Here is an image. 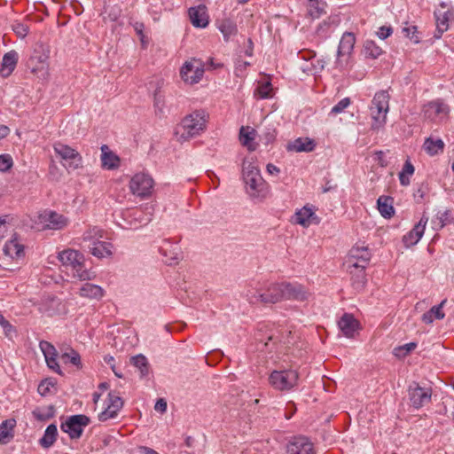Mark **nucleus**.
I'll return each mask as SVG.
<instances>
[{
	"label": "nucleus",
	"instance_id": "obj_1",
	"mask_svg": "<svg viewBox=\"0 0 454 454\" xmlns=\"http://www.w3.org/2000/svg\"><path fill=\"white\" fill-rule=\"evenodd\" d=\"M59 260L70 271L71 276L80 281L92 280L96 273L84 266V255L77 250L66 249L59 253Z\"/></svg>",
	"mask_w": 454,
	"mask_h": 454
},
{
	"label": "nucleus",
	"instance_id": "obj_2",
	"mask_svg": "<svg viewBox=\"0 0 454 454\" xmlns=\"http://www.w3.org/2000/svg\"><path fill=\"white\" fill-rule=\"evenodd\" d=\"M207 114L203 110H197L186 115L176 128V134L179 140L185 141L199 136L206 129Z\"/></svg>",
	"mask_w": 454,
	"mask_h": 454
},
{
	"label": "nucleus",
	"instance_id": "obj_3",
	"mask_svg": "<svg viewBox=\"0 0 454 454\" xmlns=\"http://www.w3.org/2000/svg\"><path fill=\"white\" fill-rule=\"evenodd\" d=\"M284 282L271 283L264 291L248 287L246 291V298L251 304L262 302L264 304H275L283 301Z\"/></svg>",
	"mask_w": 454,
	"mask_h": 454
},
{
	"label": "nucleus",
	"instance_id": "obj_4",
	"mask_svg": "<svg viewBox=\"0 0 454 454\" xmlns=\"http://www.w3.org/2000/svg\"><path fill=\"white\" fill-rule=\"evenodd\" d=\"M389 99L390 96L387 90H380L374 95L370 106L372 129L378 130L385 125L389 110Z\"/></svg>",
	"mask_w": 454,
	"mask_h": 454
},
{
	"label": "nucleus",
	"instance_id": "obj_5",
	"mask_svg": "<svg viewBox=\"0 0 454 454\" xmlns=\"http://www.w3.org/2000/svg\"><path fill=\"white\" fill-rule=\"evenodd\" d=\"M243 179L246 184L247 191L251 196H259L263 194L266 184L262 177L257 167L251 161L243 162Z\"/></svg>",
	"mask_w": 454,
	"mask_h": 454
},
{
	"label": "nucleus",
	"instance_id": "obj_6",
	"mask_svg": "<svg viewBox=\"0 0 454 454\" xmlns=\"http://www.w3.org/2000/svg\"><path fill=\"white\" fill-rule=\"evenodd\" d=\"M299 373L297 370H275L269 376L270 385L276 390L289 391L297 386Z\"/></svg>",
	"mask_w": 454,
	"mask_h": 454
},
{
	"label": "nucleus",
	"instance_id": "obj_7",
	"mask_svg": "<svg viewBox=\"0 0 454 454\" xmlns=\"http://www.w3.org/2000/svg\"><path fill=\"white\" fill-rule=\"evenodd\" d=\"M356 43L355 35L351 32H345L340 41L337 50V59L335 68L339 71H344L349 65V60Z\"/></svg>",
	"mask_w": 454,
	"mask_h": 454
},
{
	"label": "nucleus",
	"instance_id": "obj_8",
	"mask_svg": "<svg viewBox=\"0 0 454 454\" xmlns=\"http://www.w3.org/2000/svg\"><path fill=\"white\" fill-rule=\"evenodd\" d=\"M205 73V64L201 59H191L184 63L180 69V76L186 84L199 83Z\"/></svg>",
	"mask_w": 454,
	"mask_h": 454
},
{
	"label": "nucleus",
	"instance_id": "obj_9",
	"mask_svg": "<svg viewBox=\"0 0 454 454\" xmlns=\"http://www.w3.org/2000/svg\"><path fill=\"white\" fill-rule=\"evenodd\" d=\"M154 181L152 176L145 172L135 174L129 181V189L133 195L137 197H148L152 195Z\"/></svg>",
	"mask_w": 454,
	"mask_h": 454
},
{
	"label": "nucleus",
	"instance_id": "obj_10",
	"mask_svg": "<svg viewBox=\"0 0 454 454\" xmlns=\"http://www.w3.org/2000/svg\"><path fill=\"white\" fill-rule=\"evenodd\" d=\"M90 424V419L86 415H73L60 425V429L67 433L71 439H79L83 428Z\"/></svg>",
	"mask_w": 454,
	"mask_h": 454
},
{
	"label": "nucleus",
	"instance_id": "obj_11",
	"mask_svg": "<svg viewBox=\"0 0 454 454\" xmlns=\"http://www.w3.org/2000/svg\"><path fill=\"white\" fill-rule=\"evenodd\" d=\"M53 148L56 154H58L63 160L68 162V165L67 166V169L74 170L82 167V157L74 148L62 143H56Z\"/></svg>",
	"mask_w": 454,
	"mask_h": 454
},
{
	"label": "nucleus",
	"instance_id": "obj_12",
	"mask_svg": "<svg viewBox=\"0 0 454 454\" xmlns=\"http://www.w3.org/2000/svg\"><path fill=\"white\" fill-rule=\"evenodd\" d=\"M283 300L305 301L311 294L307 287L298 282H284Z\"/></svg>",
	"mask_w": 454,
	"mask_h": 454
},
{
	"label": "nucleus",
	"instance_id": "obj_13",
	"mask_svg": "<svg viewBox=\"0 0 454 454\" xmlns=\"http://www.w3.org/2000/svg\"><path fill=\"white\" fill-rule=\"evenodd\" d=\"M50 57L49 47L43 43H38L34 48L33 54L30 57L29 63L33 73H36L44 69L47 67V61Z\"/></svg>",
	"mask_w": 454,
	"mask_h": 454
},
{
	"label": "nucleus",
	"instance_id": "obj_14",
	"mask_svg": "<svg viewBox=\"0 0 454 454\" xmlns=\"http://www.w3.org/2000/svg\"><path fill=\"white\" fill-rule=\"evenodd\" d=\"M122 407V399L115 392H109L107 396V407L98 414V420L100 422H106L108 419H115Z\"/></svg>",
	"mask_w": 454,
	"mask_h": 454
},
{
	"label": "nucleus",
	"instance_id": "obj_15",
	"mask_svg": "<svg viewBox=\"0 0 454 454\" xmlns=\"http://www.w3.org/2000/svg\"><path fill=\"white\" fill-rule=\"evenodd\" d=\"M449 107L441 100L431 101L423 107V115L426 119L439 121L448 115Z\"/></svg>",
	"mask_w": 454,
	"mask_h": 454
},
{
	"label": "nucleus",
	"instance_id": "obj_16",
	"mask_svg": "<svg viewBox=\"0 0 454 454\" xmlns=\"http://www.w3.org/2000/svg\"><path fill=\"white\" fill-rule=\"evenodd\" d=\"M39 220L44 227L51 230H60L66 227L68 220L55 211L45 210L39 215Z\"/></svg>",
	"mask_w": 454,
	"mask_h": 454
},
{
	"label": "nucleus",
	"instance_id": "obj_17",
	"mask_svg": "<svg viewBox=\"0 0 454 454\" xmlns=\"http://www.w3.org/2000/svg\"><path fill=\"white\" fill-rule=\"evenodd\" d=\"M371 257L372 254L367 247L355 246L350 249L346 263L352 266L367 267Z\"/></svg>",
	"mask_w": 454,
	"mask_h": 454
},
{
	"label": "nucleus",
	"instance_id": "obj_18",
	"mask_svg": "<svg viewBox=\"0 0 454 454\" xmlns=\"http://www.w3.org/2000/svg\"><path fill=\"white\" fill-rule=\"evenodd\" d=\"M410 400L412 406L419 409L426 403H429L432 395L431 389L423 388L417 383H413L409 388Z\"/></svg>",
	"mask_w": 454,
	"mask_h": 454
},
{
	"label": "nucleus",
	"instance_id": "obj_19",
	"mask_svg": "<svg viewBox=\"0 0 454 454\" xmlns=\"http://www.w3.org/2000/svg\"><path fill=\"white\" fill-rule=\"evenodd\" d=\"M427 222L428 217L423 215L419 222L413 227V229L403 237V242L406 247H411L420 240L424 234Z\"/></svg>",
	"mask_w": 454,
	"mask_h": 454
},
{
	"label": "nucleus",
	"instance_id": "obj_20",
	"mask_svg": "<svg viewBox=\"0 0 454 454\" xmlns=\"http://www.w3.org/2000/svg\"><path fill=\"white\" fill-rule=\"evenodd\" d=\"M160 254L165 257V262L168 265L177 264L182 259V253L177 244H172L168 240H164L160 247Z\"/></svg>",
	"mask_w": 454,
	"mask_h": 454
},
{
	"label": "nucleus",
	"instance_id": "obj_21",
	"mask_svg": "<svg viewBox=\"0 0 454 454\" xmlns=\"http://www.w3.org/2000/svg\"><path fill=\"white\" fill-rule=\"evenodd\" d=\"M288 454H315L312 442L306 437L298 436L287 446Z\"/></svg>",
	"mask_w": 454,
	"mask_h": 454
},
{
	"label": "nucleus",
	"instance_id": "obj_22",
	"mask_svg": "<svg viewBox=\"0 0 454 454\" xmlns=\"http://www.w3.org/2000/svg\"><path fill=\"white\" fill-rule=\"evenodd\" d=\"M294 221L295 223L303 227H309L311 224L319 223V219L315 215L314 209L309 205L304 206L295 212Z\"/></svg>",
	"mask_w": 454,
	"mask_h": 454
},
{
	"label": "nucleus",
	"instance_id": "obj_23",
	"mask_svg": "<svg viewBox=\"0 0 454 454\" xmlns=\"http://www.w3.org/2000/svg\"><path fill=\"white\" fill-rule=\"evenodd\" d=\"M366 267L348 265V271L351 276V283L354 289L361 291L364 288L367 278L365 274Z\"/></svg>",
	"mask_w": 454,
	"mask_h": 454
},
{
	"label": "nucleus",
	"instance_id": "obj_24",
	"mask_svg": "<svg viewBox=\"0 0 454 454\" xmlns=\"http://www.w3.org/2000/svg\"><path fill=\"white\" fill-rule=\"evenodd\" d=\"M64 309L61 301L57 297L45 298L39 306V310L50 317L60 314Z\"/></svg>",
	"mask_w": 454,
	"mask_h": 454
},
{
	"label": "nucleus",
	"instance_id": "obj_25",
	"mask_svg": "<svg viewBox=\"0 0 454 454\" xmlns=\"http://www.w3.org/2000/svg\"><path fill=\"white\" fill-rule=\"evenodd\" d=\"M4 254L12 260H19L25 255L24 245L17 237L7 241L3 248Z\"/></svg>",
	"mask_w": 454,
	"mask_h": 454
},
{
	"label": "nucleus",
	"instance_id": "obj_26",
	"mask_svg": "<svg viewBox=\"0 0 454 454\" xmlns=\"http://www.w3.org/2000/svg\"><path fill=\"white\" fill-rule=\"evenodd\" d=\"M19 60V55L15 51L6 52L2 60L0 74L3 77H8L15 69Z\"/></svg>",
	"mask_w": 454,
	"mask_h": 454
},
{
	"label": "nucleus",
	"instance_id": "obj_27",
	"mask_svg": "<svg viewBox=\"0 0 454 454\" xmlns=\"http://www.w3.org/2000/svg\"><path fill=\"white\" fill-rule=\"evenodd\" d=\"M339 327L343 334L351 338L358 329V322L350 314H344L338 322Z\"/></svg>",
	"mask_w": 454,
	"mask_h": 454
},
{
	"label": "nucleus",
	"instance_id": "obj_28",
	"mask_svg": "<svg viewBox=\"0 0 454 454\" xmlns=\"http://www.w3.org/2000/svg\"><path fill=\"white\" fill-rule=\"evenodd\" d=\"M90 253L98 258L109 257L113 254V245L110 242L96 240L89 247Z\"/></svg>",
	"mask_w": 454,
	"mask_h": 454
},
{
	"label": "nucleus",
	"instance_id": "obj_29",
	"mask_svg": "<svg viewBox=\"0 0 454 454\" xmlns=\"http://www.w3.org/2000/svg\"><path fill=\"white\" fill-rule=\"evenodd\" d=\"M101 163L102 167L106 169H114L119 167V157L110 151L106 145L101 146Z\"/></svg>",
	"mask_w": 454,
	"mask_h": 454
},
{
	"label": "nucleus",
	"instance_id": "obj_30",
	"mask_svg": "<svg viewBox=\"0 0 454 454\" xmlns=\"http://www.w3.org/2000/svg\"><path fill=\"white\" fill-rule=\"evenodd\" d=\"M105 294L103 288L98 285L85 283L79 290V295L83 298L100 300Z\"/></svg>",
	"mask_w": 454,
	"mask_h": 454
},
{
	"label": "nucleus",
	"instance_id": "obj_31",
	"mask_svg": "<svg viewBox=\"0 0 454 454\" xmlns=\"http://www.w3.org/2000/svg\"><path fill=\"white\" fill-rule=\"evenodd\" d=\"M16 420L9 419L0 424V444H7L14 437Z\"/></svg>",
	"mask_w": 454,
	"mask_h": 454
},
{
	"label": "nucleus",
	"instance_id": "obj_32",
	"mask_svg": "<svg viewBox=\"0 0 454 454\" xmlns=\"http://www.w3.org/2000/svg\"><path fill=\"white\" fill-rule=\"evenodd\" d=\"M255 136V129L248 126L241 127L239 130V141L241 145L246 146L249 151H254L256 149V144L254 143Z\"/></svg>",
	"mask_w": 454,
	"mask_h": 454
},
{
	"label": "nucleus",
	"instance_id": "obj_33",
	"mask_svg": "<svg viewBox=\"0 0 454 454\" xmlns=\"http://www.w3.org/2000/svg\"><path fill=\"white\" fill-rule=\"evenodd\" d=\"M191 22L194 27H206L208 24V17L204 8H191L189 10Z\"/></svg>",
	"mask_w": 454,
	"mask_h": 454
},
{
	"label": "nucleus",
	"instance_id": "obj_34",
	"mask_svg": "<svg viewBox=\"0 0 454 454\" xmlns=\"http://www.w3.org/2000/svg\"><path fill=\"white\" fill-rule=\"evenodd\" d=\"M217 27L223 35L225 41H229L230 38L238 33V27L236 23L230 19H223L217 22Z\"/></svg>",
	"mask_w": 454,
	"mask_h": 454
},
{
	"label": "nucleus",
	"instance_id": "obj_35",
	"mask_svg": "<svg viewBox=\"0 0 454 454\" xmlns=\"http://www.w3.org/2000/svg\"><path fill=\"white\" fill-rule=\"evenodd\" d=\"M153 204L147 203L145 207V212L142 208H135V209H133V211L130 215H132L134 216L136 221H137L139 223L144 225V224H147L151 221L152 215H153Z\"/></svg>",
	"mask_w": 454,
	"mask_h": 454
},
{
	"label": "nucleus",
	"instance_id": "obj_36",
	"mask_svg": "<svg viewBox=\"0 0 454 454\" xmlns=\"http://www.w3.org/2000/svg\"><path fill=\"white\" fill-rule=\"evenodd\" d=\"M58 429L55 424H51L45 429L43 436L40 439V444L43 448H50L57 440Z\"/></svg>",
	"mask_w": 454,
	"mask_h": 454
},
{
	"label": "nucleus",
	"instance_id": "obj_37",
	"mask_svg": "<svg viewBox=\"0 0 454 454\" xmlns=\"http://www.w3.org/2000/svg\"><path fill=\"white\" fill-rule=\"evenodd\" d=\"M446 303L443 300L439 305L434 306L431 309L422 316V321L425 324H431L434 319H442L445 314L442 312V307Z\"/></svg>",
	"mask_w": 454,
	"mask_h": 454
},
{
	"label": "nucleus",
	"instance_id": "obj_38",
	"mask_svg": "<svg viewBox=\"0 0 454 454\" xmlns=\"http://www.w3.org/2000/svg\"><path fill=\"white\" fill-rule=\"evenodd\" d=\"M436 20V30L439 33L437 37H440L442 34L447 31L449 27V20L451 16L450 12H441L440 11L434 12Z\"/></svg>",
	"mask_w": 454,
	"mask_h": 454
},
{
	"label": "nucleus",
	"instance_id": "obj_39",
	"mask_svg": "<svg viewBox=\"0 0 454 454\" xmlns=\"http://www.w3.org/2000/svg\"><path fill=\"white\" fill-rule=\"evenodd\" d=\"M423 147L429 155H436L443 151L444 143L442 139H433L428 137L426 139Z\"/></svg>",
	"mask_w": 454,
	"mask_h": 454
},
{
	"label": "nucleus",
	"instance_id": "obj_40",
	"mask_svg": "<svg viewBox=\"0 0 454 454\" xmlns=\"http://www.w3.org/2000/svg\"><path fill=\"white\" fill-rule=\"evenodd\" d=\"M60 359L64 364H71L77 369L82 368L81 356L77 351L73 348H69L67 351L62 353Z\"/></svg>",
	"mask_w": 454,
	"mask_h": 454
},
{
	"label": "nucleus",
	"instance_id": "obj_41",
	"mask_svg": "<svg viewBox=\"0 0 454 454\" xmlns=\"http://www.w3.org/2000/svg\"><path fill=\"white\" fill-rule=\"evenodd\" d=\"M315 148V143L313 140L306 138H297L293 145L290 146L291 150L295 152H311Z\"/></svg>",
	"mask_w": 454,
	"mask_h": 454
},
{
	"label": "nucleus",
	"instance_id": "obj_42",
	"mask_svg": "<svg viewBox=\"0 0 454 454\" xmlns=\"http://www.w3.org/2000/svg\"><path fill=\"white\" fill-rule=\"evenodd\" d=\"M130 361L139 370L141 377H145L149 374V364L145 356L137 355L132 356Z\"/></svg>",
	"mask_w": 454,
	"mask_h": 454
},
{
	"label": "nucleus",
	"instance_id": "obj_43",
	"mask_svg": "<svg viewBox=\"0 0 454 454\" xmlns=\"http://www.w3.org/2000/svg\"><path fill=\"white\" fill-rule=\"evenodd\" d=\"M365 58L377 59L382 54V50L373 41H366L364 44Z\"/></svg>",
	"mask_w": 454,
	"mask_h": 454
},
{
	"label": "nucleus",
	"instance_id": "obj_44",
	"mask_svg": "<svg viewBox=\"0 0 454 454\" xmlns=\"http://www.w3.org/2000/svg\"><path fill=\"white\" fill-rule=\"evenodd\" d=\"M325 6L326 4L323 0L311 2L309 4V13L312 18L317 19L322 14L325 13Z\"/></svg>",
	"mask_w": 454,
	"mask_h": 454
},
{
	"label": "nucleus",
	"instance_id": "obj_45",
	"mask_svg": "<svg viewBox=\"0 0 454 454\" xmlns=\"http://www.w3.org/2000/svg\"><path fill=\"white\" fill-rule=\"evenodd\" d=\"M414 173V167L411 161L406 160L402 171L399 173V180L402 185H408L410 184V178Z\"/></svg>",
	"mask_w": 454,
	"mask_h": 454
},
{
	"label": "nucleus",
	"instance_id": "obj_46",
	"mask_svg": "<svg viewBox=\"0 0 454 454\" xmlns=\"http://www.w3.org/2000/svg\"><path fill=\"white\" fill-rule=\"evenodd\" d=\"M378 210L384 218H391L395 214L394 207L388 200H377Z\"/></svg>",
	"mask_w": 454,
	"mask_h": 454
},
{
	"label": "nucleus",
	"instance_id": "obj_47",
	"mask_svg": "<svg viewBox=\"0 0 454 454\" xmlns=\"http://www.w3.org/2000/svg\"><path fill=\"white\" fill-rule=\"evenodd\" d=\"M54 412H55L54 407L50 405V406H47L45 408V410H40V409L35 410L33 411V415L36 419H38L40 421H45V420H48L51 418H52L54 416Z\"/></svg>",
	"mask_w": 454,
	"mask_h": 454
},
{
	"label": "nucleus",
	"instance_id": "obj_48",
	"mask_svg": "<svg viewBox=\"0 0 454 454\" xmlns=\"http://www.w3.org/2000/svg\"><path fill=\"white\" fill-rule=\"evenodd\" d=\"M104 237V231L97 226L90 228L83 234L84 240H90L91 243Z\"/></svg>",
	"mask_w": 454,
	"mask_h": 454
},
{
	"label": "nucleus",
	"instance_id": "obj_49",
	"mask_svg": "<svg viewBox=\"0 0 454 454\" xmlns=\"http://www.w3.org/2000/svg\"><path fill=\"white\" fill-rule=\"evenodd\" d=\"M39 347L45 357V360L48 358L57 356V350L55 347L50 342L46 340H42L40 341Z\"/></svg>",
	"mask_w": 454,
	"mask_h": 454
},
{
	"label": "nucleus",
	"instance_id": "obj_50",
	"mask_svg": "<svg viewBox=\"0 0 454 454\" xmlns=\"http://www.w3.org/2000/svg\"><path fill=\"white\" fill-rule=\"evenodd\" d=\"M416 343L411 342L394 349V355L397 357H404L416 348Z\"/></svg>",
	"mask_w": 454,
	"mask_h": 454
},
{
	"label": "nucleus",
	"instance_id": "obj_51",
	"mask_svg": "<svg viewBox=\"0 0 454 454\" xmlns=\"http://www.w3.org/2000/svg\"><path fill=\"white\" fill-rule=\"evenodd\" d=\"M164 106V97L160 94L159 90H156L153 96V106L155 108V113L157 114H163Z\"/></svg>",
	"mask_w": 454,
	"mask_h": 454
},
{
	"label": "nucleus",
	"instance_id": "obj_52",
	"mask_svg": "<svg viewBox=\"0 0 454 454\" xmlns=\"http://www.w3.org/2000/svg\"><path fill=\"white\" fill-rule=\"evenodd\" d=\"M389 153V151H376L373 153V160L375 162L378 163L380 167H387L389 163V160L387 159V154Z\"/></svg>",
	"mask_w": 454,
	"mask_h": 454
},
{
	"label": "nucleus",
	"instance_id": "obj_53",
	"mask_svg": "<svg viewBox=\"0 0 454 454\" xmlns=\"http://www.w3.org/2000/svg\"><path fill=\"white\" fill-rule=\"evenodd\" d=\"M54 381L47 379L41 381V383L38 385L37 391L41 395L44 396L51 392V389L54 387Z\"/></svg>",
	"mask_w": 454,
	"mask_h": 454
},
{
	"label": "nucleus",
	"instance_id": "obj_54",
	"mask_svg": "<svg viewBox=\"0 0 454 454\" xmlns=\"http://www.w3.org/2000/svg\"><path fill=\"white\" fill-rule=\"evenodd\" d=\"M13 166V160L10 154L0 155V171L6 172Z\"/></svg>",
	"mask_w": 454,
	"mask_h": 454
},
{
	"label": "nucleus",
	"instance_id": "obj_55",
	"mask_svg": "<svg viewBox=\"0 0 454 454\" xmlns=\"http://www.w3.org/2000/svg\"><path fill=\"white\" fill-rule=\"evenodd\" d=\"M402 32L405 37L410 38L414 43H419V38L417 35V27L415 26L407 25L403 27Z\"/></svg>",
	"mask_w": 454,
	"mask_h": 454
},
{
	"label": "nucleus",
	"instance_id": "obj_56",
	"mask_svg": "<svg viewBox=\"0 0 454 454\" xmlns=\"http://www.w3.org/2000/svg\"><path fill=\"white\" fill-rule=\"evenodd\" d=\"M271 84L265 82L258 86L256 92L261 98H267L271 97Z\"/></svg>",
	"mask_w": 454,
	"mask_h": 454
},
{
	"label": "nucleus",
	"instance_id": "obj_57",
	"mask_svg": "<svg viewBox=\"0 0 454 454\" xmlns=\"http://www.w3.org/2000/svg\"><path fill=\"white\" fill-rule=\"evenodd\" d=\"M349 105L350 99L348 98H344L332 108L331 114L335 115L339 114L342 113Z\"/></svg>",
	"mask_w": 454,
	"mask_h": 454
},
{
	"label": "nucleus",
	"instance_id": "obj_58",
	"mask_svg": "<svg viewBox=\"0 0 454 454\" xmlns=\"http://www.w3.org/2000/svg\"><path fill=\"white\" fill-rule=\"evenodd\" d=\"M48 367L58 374H62L59 364L57 362V356L45 360Z\"/></svg>",
	"mask_w": 454,
	"mask_h": 454
},
{
	"label": "nucleus",
	"instance_id": "obj_59",
	"mask_svg": "<svg viewBox=\"0 0 454 454\" xmlns=\"http://www.w3.org/2000/svg\"><path fill=\"white\" fill-rule=\"evenodd\" d=\"M392 32L393 30L390 27H381L377 32V35L380 39H386L391 35Z\"/></svg>",
	"mask_w": 454,
	"mask_h": 454
},
{
	"label": "nucleus",
	"instance_id": "obj_60",
	"mask_svg": "<svg viewBox=\"0 0 454 454\" xmlns=\"http://www.w3.org/2000/svg\"><path fill=\"white\" fill-rule=\"evenodd\" d=\"M167 406L168 405H167L166 400L163 398H160L157 400V402L154 405V410L160 413H164L167 411Z\"/></svg>",
	"mask_w": 454,
	"mask_h": 454
},
{
	"label": "nucleus",
	"instance_id": "obj_61",
	"mask_svg": "<svg viewBox=\"0 0 454 454\" xmlns=\"http://www.w3.org/2000/svg\"><path fill=\"white\" fill-rule=\"evenodd\" d=\"M15 31L20 36L24 37L27 34V27L24 25H18Z\"/></svg>",
	"mask_w": 454,
	"mask_h": 454
},
{
	"label": "nucleus",
	"instance_id": "obj_62",
	"mask_svg": "<svg viewBox=\"0 0 454 454\" xmlns=\"http://www.w3.org/2000/svg\"><path fill=\"white\" fill-rule=\"evenodd\" d=\"M143 28H144V25L141 24V23H137L135 25V30L140 35V40L144 43H145V40H144L145 39V35H143Z\"/></svg>",
	"mask_w": 454,
	"mask_h": 454
},
{
	"label": "nucleus",
	"instance_id": "obj_63",
	"mask_svg": "<svg viewBox=\"0 0 454 454\" xmlns=\"http://www.w3.org/2000/svg\"><path fill=\"white\" fill-rule=\"evenodd\" d=\"M267 171L270 175H275L279 172V168L278 167H276L275 165L269 163L267 165Z\"/></svg>",
	"mask_w": 454,
	"mask_h": 454
},
{
	"label": "nucleus",
	"instance_id": "obj_64",
	"mask_svg": "<svg viewBox=\"0 0 454 454\" xmlns=\"http://www.w3.org/2000/svg\"><path fill=\"white\" fill-rule=\"evenodd\" d=\"M10 129L5 125H0V139L8 136Z\"/></svg>",
	"mask_w": 454,
	"mask_h": 454
}]
</instances>
